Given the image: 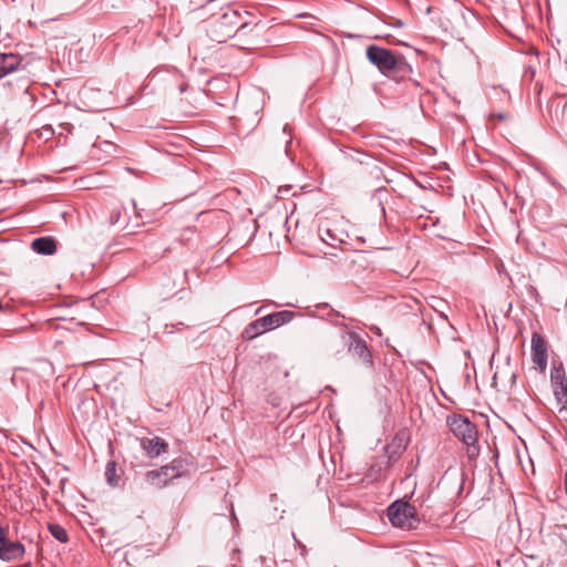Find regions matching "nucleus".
I'll return each mask as SVG.
<instances>
[{
  "instance_id": "nucleus-1",
  "label": "nucleus",
  "mask_w": 567,
  "mask_h": 567,
  "mask_svg": "<svg viewBox=\"0 0 567 567\" xmlns=\"http://www.w3.org/2000/svg\"><path fill=\"white\" fill-rule=\"evenodd\" d=\"M365 56L382 75L394 81L405 80L413 73L412 65L398 51L371 44L365 49Z\"/></svg>"
},
{
  "instance_id": "nucleus-2",
  "label": "nucleus",
  "mask_w": 567,
  "mask_h": 567,
  "mask_svg": "<svg viewBox=\"0 0 567 567\" xmlns=\"http://www.w3.org/2000/svg\"><path fill=\"white\" fill-rule=\"evenodd\" d=\"M249 27L241 13L226 6L205 21L206 35L214 42L224 43Z\"/></svg>"
},
{
  "instance_id": "nucleus-3",
  "label": "nucleus",
  "mask_w": 567,
  "mask_h": 567,
  "mask_svg": "<svg viewBox=\"0 0 567 567\" xmlns=\"http://www.w3.org/2000/svg\"><path fill=\"white\" fill-rule=\"evenodd\" d=\"M449 426L451 432L465 445L467 457L475 460L480 454L476 425L467 417L453 415L449 420Z\"/></svg>"
},
{
  "instance_id": "nucleus-4",
  "label": "nucleus",
  "mask_w": 567,
  "mask_h": 567,
  "mask_svg": "<svg viewBox=\"0 0 567 567\" xmlns=\"http://www.w3.org/2000/svg\"><path fill=\"white\" fill-rule=\"evenodd\" d=\"M296 317V312L290 310H281L267 315L250 322L243 331V338L252 340L268 330L279 328L289 323Z\"/></svg>"
},
{
  "instance_id": "nucleus-5",
  "label": "nucleus",
  "mask_w": 567,
  "mask_h": 567,
  "mask_svg": "<svg viewBox=\"0 0 567 567\" xmlns=\"http://www.w3.org/2000/svg\"><path fill=\"white\" fill-rule=\"evenodd\" d=\"M390 523L394 527L402 529H415L419 525V518L414 506L406 502L395 501L386 509Z\"/></svg>"
},
{
  "instance_id": "nucleus-6",
  "label": "nucleus",
  "mask_w": 567,
  "mask_h": 567,
  "mask_svg": "<svg viewBox=\"0 0 567 567\" xmlns=\"http://www.w3.org/2000/svg\"><path fill=\"white\" fill-rule=\"evenodd\" d=\"M550 384L559 405V413L567 414V375L563 362L558 359L551 360Z\"/></svg>"
},
{
  "instance_id": "nucleus-7",
  "label": "nucleus",
  "mask_w": 567,
  "mask_h": 567,
  "mask_svg": "<svg viewBox=\"0 0 567 567\" xmlns=\"http://www.w3.org/2000/svg\"><path fill=\"white\" fill-rule=\"evenodd\" d=\"M341 340L354 360L362 362L367 367L373 365V358L369 346L357 332L344 331L341 333Z\"/></svg>"
},
{
  "instance_id": "nucleus-8",
  "label": "nucleus",
  "mask_w": 567,
  "mask_h": 567,
  "mask_svg": "<svg viewBox=\"0 0 567 567\" xmlns=\"http://www.w3.org/2000/svg\"><path fill=\"white\" fill-rule=\"evenodd\" d=\"M25 554L24 545L19 542H12L8 538L7 528L0 526V560L13 561L21 559Z\"/></svg>"
},
{
  "instance_id": "nucleus-9",
  "label": "nucleus",
  "mask_w": 567,
  "mask_h": 567,
  "mask_svg": "<svg viewBox=\"0 0 567 567\" xmlns=\"http://www.w3.org/2000/svg\"><path fill=\"white\" fill-rule=\"evenodd\" d=\"M532 360L540 373H544L548 362V344L546 339L537 332L532 334L530 340Z\"/></svg>"
},
{
  "instance_id": "nucleus-10",
  "label": "nucleus",
  "mask_w": 567,
  "mask_h": 567,
  "mask_svg": "<svg viewBox=\"0 0 567 567\" xmlns=\"http://www.w3.org/2000/svg\"><path fill=\"white\" fill-rule=\"evenodd\" d=\"M316 310L318 311V313L311 311L309 312V316L326 320L336 327H342L346 329L349 328V324L343 322L346 316L340 313L339 311L331 309L328 303H318L316 306Z\"/></svg>"
},
{
  "instance_id": "nucleus-11",
  "label": "nucleus",
  "mask_w": 567,
  "mask_h": 567,
  "mask_svg": "<svg viewBox=\"0 0 567 567\" xmlns=\"http://www.w3.org/2000/svg\"><path fill=\"white\" fill-rule=\"evenodd\" d=\"M22 58L13 53H0V79L16 71L23 70Z\"/></svg>"
},
{
  "instance_id": "nucleus-12",
  "label": "nucleus",
  "mask_w": 567,
  "mask_h": 567,
  "mask_svg": "<svg viewBox=\"0 0 567 567\" xmlns=\"http://www.w3.org/2000/svg\"><path fill=\"white\" fill-rule=\"evenodd\" d=\"M171 481H173L171 473H168V468L165 466L151 470L145 474V482L158 489L165 487Z\"/></svg>"
},
{
  "instance_id": "nucleus-13",
  "label": "nucleus",
  "mask_w": 567,
  "mask_h": 567,
  "mask_svg": "<svg viewBox=\"0 0 567 567\" xmlns=\"http://www.w3.org/2000/svg\"><path fill=\"white\" fill-rule=\"evenodd\" d=\"M31 249L43 256H51L56 251V240L51 236L39 237L32 240Z\"/></svg>"
},
{
  "instance_id": "nucleus-14",
  "label": "nucleus",
  "mask_w": 567,
  "mask_h": 567,
  "mask_svg": "<svg viewBox=\"0 0 567 567\" xmlns=\"http://www.w3.org/2000/svg\"><path fill=\"white\" fill-rule=\"evenodd\" d=\"M143 449L151 457H156L162 453L166 452L167 443L161 437L147 439L142 442Z\"/></svg>"
},
{
  "instance_id": "nucleus-15",
  "label": "nucleus",
  "mask_w": 567,
  "mask_h": 567,
  "mask_svg": "<svg viewBox=\"0 0 567 567\" xmlns=\"http://www.w3.org/2000/svg\"><path fill=\"white\" fill-rule=\"evenodd\" d=\"M6 84L8 85L9 92L12 96H20L29 92L30 80L27 76H20L14 81L8 80Z\"/></svg>"
},
{
  "instance_id": "nucleus-16",
  "label": "nucleus",
  "mask_w": 567,
  "mask_h": 567,
  "mask_svg": "<svg viewBox=\"0 0 567 567\" xmlns=\"http://www.w3.org/2000/svg\"><path fill=\"white\" fill-rule=\"evenodd\" d=\"M165 467L168 468L172 480H175L186 474L188 464L182 458H175L171 464L165 465Z\"/></svg>"
},
{
  "instance_id": "nucleus-17",
  "label": "nucleus",
  "mask_w": 567,
  "mask_h": 567,
  "mask_svg": "<svg viewBox=\"0 0 567 567\" xmlns=\"http://www.w3.org/2000/svg\"><path fill=\"white\" fill-rule=\"evenodd\" d=\"M51 535L61 543H66L69 540V535L66 529L59 524H49L48 526Z\"/></svg>"
},
{
  "instance_id": "nucleus-18",
  "label": "nucleus",
  "mask_w": 567,
  "mask_h": 567,
  "mask_svg": "<svg viewBox=\"0 0 567 567\" xmlns=\"http://www.w3.org/2000/svg\"><path fill=\"white\" fill-rule=\"evenodd\" d=\"M105 477L111 486H116L118 484L120 478L116 475V463L114 461L107 462L105 467Z\"/></svg>"
},
{
  "instance_id": "nucleus-19",
  "label": "nucleus",
  "mask_w": 567,
  "mask_h": 567,
  "mask_svg": "<svg viewBox=\"0 0 567 567\" xmlns=\"http://www.w3.org/2000/svg\"><path fill=\"white\" fill-rule=\"evenodd\" d=\"M322 241L331 247L336 246V241L342 243V240L337 239L336 235L329 229H324L322 234H320Z\"/></svg>"
},
{
  "instance_id": "nucleus-20",
  "label": "nucleus",
  "mask_w": 567,
  "mask_h": 567,
  "mask_svg": "<svg viewBox=\"0 0 567 567\" xmlns=\"http://www.w3.org/2000/svg\"><path fill=\"white\" fill-rule=\"evenodd\" d=\"M122 212H123V208L121 206H115L112 208V210L110 212V216H109V223L110 225H116L121 217H122Z\"/></svg>"
},
{
  "instance_id": "nucleus-21",
  "label": "nucleus",
  "mask_w": 567,
  "mask_h": 567,
  "mask_svg": "<svg viewBox=\"0 0 567 567\" xmlns=\"http://www.w3.org/2000/svg\"><path fill=\"white\" fill-rule=\"evenodd\" d=\"M282 133L286 134L289 140L287 141L286 143V147H285V152L287 155H289V152H290V145L292 144V137H291V132H290V128L288 126V124H286L282 128Z\"/></svg>"
},
{
  "instance_id": "nucleus-22",
  "label": "nucleus",
  "mask_w": 567,
  "mask_h": 567,
  "mask_svg": "<svg viewBox=\"0 0 567 567\" xmlns=\"http://www.w3.org/2000/svg\"><path fill=\"white\" fill-rule=\"evenodd\" d=\"M42 131L45 133H49V134H54V130L52 128L51 125H43Z\"/></svg>"
},
{
  "instance_id": "nucleus-23",
  "label": "nucleus",
  "mask_w": 567,
  "mask_h": 567,
  "mask_svg": "<svg viewBox=\"0 0 567 567\" xmlns=\"http://www.w3.org/2000/svg\"><path fill=\"white\" fill-rule=\"evenodd\" d=\"M215 1H216V0H208V1H207V3H206V6H205L203 9H207V8L213 7V4H214V2H215Z\"/></svg>"
},
{
  "instance_id": "nucleus-24",
  "label": "nucleus",
  "mask_w": 567,
  "mask_h": 567,
  "mask_svg": "<svg viewBox=\"0 0 567 567\" xmlns=\"http://www.w3.org/2000/svg\"><path fill=\"white\" fill-rule=\"evenodd\" d=\"M21 567H31V563H27V564L22 565Z\"/></svg>"
},
{
  "instance_id": "nucleus-25",
  "label": "nucleus",
  "mask_w": 567,
  "mask_h": 567,
  "mask_svg": "<svg viewBox=\"0 0 567 567\" xmlns=\"http://www.w3.org/2000/svg\"><path fill=\"white\" fill-rule=\"evenodd\" d=\"M0 309H2V305L0 303Z\"/></svg>"
}]
</instances>
